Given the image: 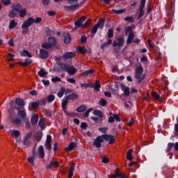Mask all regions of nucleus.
<instances>
[{"mask_svg": "<svg viewBox=\"0 0 178 178\" xmlns=\"http://www.w3.org/2000/svg\"><path fill=\"white\" fill-rule=\"evenodd\" d=\"M79 98V95L76 93H72L69 95L65 96L64 99L62 100L61 106L63 111H65L67 108V104L70 101H73L74 99H77Z\"/></svg>", "mask_w": 178, "mask_h": 178, "instance_id": "obj_1", "label": "nucleus"}, {"mask_svg": "<svg viewBox=\"0 0 178 178\" xmlns=\"http://www.w3.org/2000/svg\"><path fill=\"white\" fill-rule=\"evenodd\" d=\"M144 69L142 66H138L135 70V79L137 80L138 84H141L143 80L145 79L146 74H143Z\"/></svg>", "mask_w": 178, "mask_h": 178, "instance_id": "obj_2", "label": "nucleus"}, {"mask_svg": "<svg viewBox=\"0 0 178 178\" xmlns=\"http://www.w3.org/2000/svg\"><path fill=\"white\" fill-rule=\"evenodd\" d=\"M124 45V38H120L118 39V41L114 40L113 42V47H114V51L116 52V54H119V51L122 49V47Z\"/></svg>", "mask_w": 178, "mask_h": 178, "instance_id": "obj_3", "label": "nucleus"}, {"mask_svg": "<svg viewBox=\"0 0 178 178\" xmlns=\"http://www.w3.org/2000/svg\"><path fill=\"white\" fill-rule=\"evenodd\" d=\"M147 3V0H141L140 6L139 7V14L137 17V19H141L143 16H144L145 11H144V8H145V3Z\"/></svg>", "mask_w": 178, "mask_h": 178, "instance_id": "obj_4", "label": "nucleus"}, {"mask_svg": "<svg viewBox=\"0 0 178 178\" xmlns=\"http://www.w3.org/2000/svg\"><path fill=\"white\" fill-rule=\"evenodd\" d=\"M57 65L58 67H55V71L58 72V73H62V72H66L67 69V65L60 63L59 61L57 62Z\"/></svg>", "mask_w": 178, "mask_h": 178, "instance_id": "obj_5", "label": "nucleus"}, {"mask_svg": "<svg viewBox=\"0 0 178 178\" xmlns=\"http://www.w3.org/2000/svg\"><path fill=\"white\" fill-rule=\"evenodd\" d=\"M104 135L97 136L93 141V145L96 147V148H101V145L104 142Z\"/></svg>", "mask_w": 178, "mask_h": 178, "instance_id": "obj_6", "label": "nucleus"}, {"mask_svg": "<svg viewBox=\"0 0 178 178\" xmlns=\"http://www.w3.org/2000/svg\"><path fill=\"white\" fill-rule=\"evenodd\" d=\"M32 24H34V18L29 17L22 24V29H29Z\"/></svg>", "mask_w": 178, "mask_h": 178, "instance_id": "obj_7", "label": "nucleus"}, {"mask_svg": "<svg viewBox=\"0 0 178 178\" xmlns=\"http://www.w3.org/2000/svg\"><path fill=\"white\" fill-rule=\"evenodd\" d=\"M103 138L105 141H108V144H115V136L113 135H109V134H104Z\"/></svg>", "mask_w": 178, "mask_h": 178, "instance_id": "obj_8", "label": "nucleus"}, {"mask_svg": "<svg viewBox=\"0 0 178 178\" xmlns=\"http://www.w3.org/2000/svg\"><path fill=\"white\" fill-rule=\"evenodd\" d=\"M67 73L70 76H74L77 72V69L72 65H68L66 70Z\"/></svg>", "mask_w": 178, "mask_h": 178, "instance_id": "obj_9", "label": "nucleus"}, {"mask_svg": "<svg viewBox=\"0 0 178 178\" xmlns=\"http://www.w3.org/2000/svg\"><path fill=\"white\" fill-rule=\"evenodd\" d=\"M121 90L123 91L125 97H130V88L129 86H126V85L121 83Z\"/></svg>", "mask_w": 178, "mask_h": 178, "instance_id": "obj_10", "label": "nucleus"}, {"mask_svg": "<svg viewBox=\"0 0 178 178\" xmlns=\"http://www.w3.org/2000/svg\"><path fill=\"white\" fill-rule=\"evenodd\" d=\"M86 19L87 17H81L78 20H76L74 22L75 29H80V27H81V26L83 25V22H86Z\"/></svg>", "mask_w": 178, "mask_h": 178, "instance_id": "obj_11", "label": "nucleus"}, {"mask_svg": "<svg viewBox=\"0 0 178 178\" xmlns=\"http://www.w3.org/2000/svg\"><path fill=\"white\" fill-rule=\"evenodd\" d=\"M79 8V4L64 6V9L65 10H67V12H74V10H77Z\"/></svg>", "mask_w": 178, "mask_h": 178, "instance_id": "obj_12", "label": "nucleus"}, {"mask_svg": "<svg viewBox=\"0 0 178 178\" xmlns=\"http://www.w3.org/2000/svg\"><path fill=\"white\" fill-rule=\"evenodd\" d=\"M49 55V53L44 49H40V59H47Z\"/></svg>", "mask_w": 178, "mask_h": 178, "instance_id": "obj_13", "label": "nucleus"}, {"mask_svg": "<svg viewBox=\"0 0 178 178\" xmlns=\"http://www.w3.org/2000/svg\"><path fill=\"white\" fill-rule=\"evenodd\" d=\"M47 43L52 47H56L58 42L56 41V38L55 37H49L47 39Z\"/></svg>", "mask_w": 178, "mask_h": 178, "instance_id": "obj_14", "label": "nucleus"}, {"mask_svg": "<svg viewBox=\"0 0 178 178\" xmlns=\"http://www.w3.org/2000/svg\"><path fill=\"white\" fill-rule=\"evenodd\" d=\"M38 155H39V158H41V159H43V158H45V151H44V146L40 145L38 147Z\"/></svg>", "mask_w": 178, "mask_h": 178, "instance_id": "obj_15", "label": "nucleus"}, {"mask_svg": "<svg viewBox=\"0 0 178 178\" xmlns=\"http://www.w3.org/2000/svg\"><path fill=\"white\" fill-rule=\"evenodd\" d=\"M18 116L22 119V120H24L26 119V116H27V113H26V109L18 110Z\"/></svg>", "mask_w": 178, "mask_h": 178, "instance_id": "obj_16", "label": "nucleus"}, {"mask_svg": "<svg viewBox=\"0 0 178 178\" xmlns=\"http://www.w3.org/2000/svg\"><path fill=\"white\" fill-rule=\"evenodd\" d=\"M64 44H70V41H72V38L70 37V34L67 33H64Z\"/></svg>", "mask_w": 178, "mask_h": 178, "instance_id": "obj_17", "label": "nucleus"}, {"mask_svg": "<svg viewBox=\"0 0 178 178\" xmlns=\"http://www.w3.org/2000/svg\"><path fill=\"white\" fill-rule=\"evenodd\" d=\"M92 88L94 89V91L99 92V91H101V83L98 80H95V86L92 85Z\"/></svg>", "mask_w": 178, "mask_h": 178, "instance_id": "obj_18", "label": "nucleus"}, {"mask_svg": "<svg viewBox=\"0 0 178 178\" xmlns=\"http://www.w3.org/2000/svg\"><path fill=\"white\" fill-rule=\"evenodd\" d=\"M15 104L17 105V106H24V105H26L24 100L20 97L15 99Z\"/></svg>", "mask_w": 178, "mask_h": 178, "instance_id": "obj_19", "label": "nucleus"}, {"mask_svg": "<svg viewBox=\"0 0 178 178\" xmlns=\"http://www.w3.org/2000/svg\"><path fill=\"white\" fill-rule=\"evenodd\" d=\"M76 52L78 54H83V55H86V54L88 52V50H87V49H86L85 47L79 46L76 47Z\"/></svg>", "mask_w": 178, "mask_h": 178, "instance_id": "obj_20", "label": "nucleus"}, {"mask_svg": "<svg viewBox=\"0 0 178 178\" xmlns=\"http://www.w3.org/2000/svg\"><path fill=\"white\" fill-rule=\"evenodd\" d=\"M134 37H136V35H134V33L131 32L128 35V38L127 40V44H130L133 42V40L134 39Z\"/></svg>", "mask_w": 178, "mask_h": 178, "instance_id": "obj_21", "label": "nucleus"}, {"mask_svg": "<svg viewBox=\"0 0 178 178\" xmlns=\"http://www.w3.org/2000/svg\"><path fill=\"white\" fill-rule=\"evenodd\" d=\"M31 123L32 126L37 124L38 123V115L37 114H33L31 118Z\"/></svg>", "mask_w": 178, "mask_h": 178, "instance_id": "obj_22", "label": "nucleus"}, {"mask_svg": "<svg viewBox=\"0 0 178 178\" xmlns=\"http://www.w3.org/2000/svg\"><path fill=\"white\" fill-rule=\"evenodd\" d=\"M74 53L73 52H66L63 56V58L66 60V59H72V58H74Z\"/></svg>", "mask_w": 178, "mask_h": 178, "instance_id": "obj_23", "label": "nucleus"}, {"mask_svg": "<svg viewBox=\"0 0 178 178\" xmlns=\"http://www.w3.org/2000/svg\"><path fill=\"white\" fill-rule=\"evenodd\" d=\"M96 25L99 29H104V26H105V19H99Z\"/></svg>", "mask_w": 178, "mask_h": 178, "instance_id": "obj_24", "label": "nucleus"}, {"mask_svg": "<svg viewBox=\"0 0 178 178\" xmlns=\"http://www.w3.org/2000/svg\"><path fill=\"white\" fill-rule=\"evenodd\" d=\"M32 62L33 60H31V59L26 58L25 59V61L24 63L23 62L19 63V65H20V66L26 67V66H29V65H31Z\"/></svg>", "mask_w": 178, "mask_h": 178, "instance_id": "obj_25", "label": "nucleus"}, {"mask_svg": "<svg viewBox=\"0 0 178 178\" xmlns=\"http://www.w3.org/2000/svg\"><path fill=\"white\" fill-rule=\"evenodd\" d=\"M52 166H54V168H58V166H59V162L58 161L51 162L49 165H47V170L51 169Z\"/></svg>", "mask_w": 178, "mask_h": 178, "instance_id": "obj_26", "label": "nucleus"}, {"mask_svg": "<svg viewBox=\"0 0 178 178\" xmlns=\"http://www.w3.org/2000/svg\"><path fill=\"white\" fill-rule=\"evenodd\" d=\"M76 143L74 142H72L66 148L65 150L67 152H70V151H73L74 147H76Z\"/></svg>", "mask_w": 178, "mask_h": 178, "instance_id": "obj_27", "label": "nucleus"}, {"mask_svg": "<svg viewBox=\"0 0 178 178\" xmlns=\"http://www.w3.org/2000/svg\"><path fill=\"white\" fill-rule=\"evenodd\" d=\"M112 44V39H109L108 42H104L101 46H100V49H104L105 48H108L109 45Z\"/></svg>", "mask_w": 178, "mask_h": 178, "instance_id": "obj_28", "label": "nucleus"}, {"mask_svg": "<svg viewBox=\"0 0 178 178\" xmlns=\"http://www.w3.org/2000/svg\"><path fill=\"white\" fill-rule=\"evenodd\" d=\"M21 8L22 5H20L19 3L13 4L12 6V10H14L15 12H17V13L20 10Z\"/></svg>", "mask_w": 178, "mask_h": 178, "instance_id": "obj_29", "label": "nucleus"}, {"mask_svg": "<svg viewBox=\"0 0 178 178\" xmlns=\"http://www.w3.org/2000/svg\"><path fill=\"white\" fill-rule=\"evenodd\" d=\"M127 158L128 161H133V149H129L127 153Z\"/></svg>", "mask_w": 178, "mask_h": 178, "instance_id": "obj_30", "label": "nucleus"}, {"mask_svg": "<svg viewBox=\"0 0 178 178\" xmlns=\"http://www.w3.org/2000/svg\"><path fill=\"white\" fill-rule=\"evenodd\" d=\"M42 136H43L42 131H38V133L36 134V136H35L36 141L38 143H40V141H41V140H42Z\"/></svg>", "mask_w": 178, "mask_h": 178, "instance_id": "obj_31", "label": "nucleus"}, {"mask_svg": "<svg viewBox=\"0 0 178 178\" xmlns=\"http://www.w3.org/2000/svg\"><path fill=\"white\" fill-rule=\"evenodd\" d=\"M38 74L40 77H44V76H47L48 74V72L45 71L44 68H41L38 72Z\"/></svg>", "mask_w": 178, "mask_h": 178, "instance_id": "obj_32", "label": "nucleus"}, {"mask_svg": "<svg viewBox=\"0 0 178 178\" xmlns=\"http://www.w3.org/2000/svg\"><path fill=\"white\" fill-rule=\"evenodd\" d=\"M38 126L41 127V130H44L45 129V120H44V118L40 119Z\"/></svg>", "mask_w": 178, "mask_h": 178, "instance_id": "obj_33", "label": "nucleus"}, {"mask_svg": "<svg viewBox=\"0 0 178 178\" xmlns=\"http://www.w3.org/2000/svg\"><path fill=\"white\" fill-rule=\"evenodd\" d=\"M54 113H55V110H54V111H52V110L45 111V116H47V118H49V119L52 118V116L54 115Z\"/></svg>", "mask_w": 178, "mask_h": 178, "instance_id": "obj_34", "label": "nucleus"}, {"mask_svg": "<svg viewBox=\"0 0 178 178\" xmlns=\"http://www.w3.org/2000/svg\"><path fill=\"white\" fill-rule=\"evenodd\" d=\"M93 115L98 116V118H100L101 119L104 118V114H102V111H101V110H95L93 111Z\"/></svg>", "mask_w": 178, "mask_h": 178, "instance_id": "obj_35", "label": "nucleus"}, {"mask_svg": "<svg viewBox=\"0 0 178 178\" xmlns=\"http://www.w3.org/2000/svg\"><path fill=\"white\" fill-rule=\"evenodd\" d=\"M98 28H99V26H97L96 25V24H95L94 25V26H93L92 30L91 31V35H90L91 38H92L93 37H95V34H97V32L98 31Z\"/></svg>", "mask_w": 178, "mask_h": 178, "instance_id": "obj_36", "label": "nucleus"}, {"mask_svg": "<svg viewBox=\"0 0 178 178\" xmlns=\"http://www.w3.org/2000/svg\"><path fill=\"white\" fill-rule=\"evenodd\" d=\"M76 167V164L73 163L71 167H70V172H69V175H68V177L69 178H72L73 177V173L74 172V168Z\"/></svg>", "mask_w": 178, "mask_h": 178, "instance_id": "obj_37", "label": "nucleus"}, {"mask_svg": "<svg viewBox=\"0 0 178 178\" xmlns=\"http://www.w3.org/2000/svg\"><path fill=\"white\" fill-rule=\"evenodd\" d=\"M10 133L13 137H15V138H17L19 136H20V131L18 130H12L10 131Z\"/></svg>", "mask_w": 178, "mask_h": 178, "instance_id": "obj_38", "label": "nucleus"}, {"mask_svg": "<svg viewBox=\"0 0 178 178\" xmlns=\"http://www.w3.org/2000/svg\"><path fill=\"white\" fill-rule=\"evenodd\" d=\"M17 26V22H15V20H11L9 24V29L10 30H12L15 28V26Z\"/></svg>", "mask_w": 178, "mask_h": 178, "instance_id": "obj_39", "label": "nucleus"}, {"mask_svg": "<svg viewBox=\"0 0 178 178\" xmlns=\"http://www.w3.org/2000/svg\"><path fill=\"white\" fill-rule=\"evenodd\" d=\"M86 109H87V106L86 105H81L76 108V112H79V113L84 112V111H86Z\"/></svg>", "mask_w": 178, "mask_h": 178, "instance_id": "obj_40", "label": "nucleus"}, {"mask_svg": "<svg viewBox=\"0 0 178 178\" xmlns=\"http://www.w3.org/2000/svg\"><path fill=\"white\" fill-rule=\"evenodd\" d=\"M18 13H19V17H25L26 15H27V10H26V8H23L20 10Z\"/></svg>", "mask_w": 178, "mask_h": 178, "instance_id": "obj_41", "label": "nucleus"}, {"mask_svg": "<svg viewBox=\"0 0 178 178\" xmlns=\"http://www.w3.org/2000/svg\"><path fill=\"white\" fill-rule=\"evenodd\" d=\"M22 56H28V58H31L33 55L28 50L24 49L22 52Z\"/></svg>", "mask_w": 178, "mask_h": 178, "instance_id": "obj_42", "label": "nucleus"}, {"mask_svg": "<svg viewBox=\"0 0 178 178\" xmlns=\"http://www.w3.org/2000/svg\"><path fill=\"white\" fill-rule=\"evenodd\" d=\"M91 24V19H88L84 24H82V26H81V29H87L88 26Z\"/></svg>", "mask_w": 178, "mask_h": 178, "instance_id": "obj_43", "label": "nucleus"}, {"mask_svg": "<svg viewBox=\"0 0 178 178\" xmlns=\"http://www.w3.org/2000/svg\"><path fill=\"white\" fill-rule=\"evenodd\" d=\"M98 104L100 105V106H106V105H108V102H106L105 99H101L99 101Z\"/></svg>", "mask_w": 178, "mask_h": 178, "instance_id": "obj_44", "label": "nucleus"}, {"mask_svg": "<svg viewBox=\"0 0 178 178\" xmlns=\"http://www.w3.org/2000/svg\"><path fill=\"white\" fill-rule=\"evenodd\" d=\"M13 124H15V126H22V120L19 118H16L13 120Z\"/></svg>", "mask_w": 178, "mask_h": 178, "instance_id": "obj_45", "label": "nucleus"}, {"mask_svg": "<svg viewBox=\"0 0 178 178\" xmlns=\"http://www.w3.org/2000/svg\"><path fill=\"white\" fill-rule=\"evenodd\" d=\"M95 72V70H88L83 72V74L84 77H87V76H88L89 74H92V73H94Z\"/></svg>", "mask_w": 178, "mask_h": 178, "instance_id": "obj_46", "label": "nucleus"}, {"mask_svg": "<svg viewBox=\"0 0 178 178\" xmlns=\"http://www.w3.org/2000/svg\"><path fill=\"white\" fill-rule=\"evenodd\" d=\"M34 161H35V157H34V156H30V157L28 158V162L32 166L35 165Z\"/></svg>", "mask_w": 178, "mask_h": 178, "instance_id": "obj_47", "label": "nucleus"}, {"mask_svg": "<svg viewBox=\"0 0 178 178\" xmlns=\"http://www.w3.org/2000/svg\"><path fill=\"white\" fill-rule=\"evenodd\" d=\"M125 11H126V10H123V9H120V10L113 9L112 10V12L113 13H115V15H122V13H124Z\"/></svg>", "mask_w": 178, "mask_h": 178, "instance_id": "obj_48", "label": "nucleus"}, {"mask_svg": "<svg viewBox=\"0 0 178 178\" xmlns=\"http://www.w3.org/2000/svg\"><path fill=\"white\" fill-rule=\"evenodd\" d=\"M47 102L49 104H51V102H54L55 101V95H49L47 98Z\"/></svg>", "mask_w": 178, "mask_h": 178, "instance_id": "obj_49", "label": "nucleus"}, {"mask_svg": "<svg viewBox=\"0 0 178 178\" xmlns=\"http://www.w3.org/2000/svg\"><path fill=\"white\" fill-rule=\"evenodd\" d=\"M81 88H92V83H81Z\"/></svg>", "mask_w": 178, "mask_h": 178, "instance_id": "obj_50", "label": "nucleus"}, {"mask_svg": "<svg viewBox=\"0 0 178 178\" xmlns=\"http://www.w3.org/2000/svg\"><path fill=\"white\" fill-rule=\"evenodd\" d=\"M65 94V88L62 87L60 90V91L58 92L57 95L58 98H62Z\"/></svg>", "mask_w": 178, "mask_h": 178, "instance_id": "obj_51", "label": "nucleus"}, {"mask_svg": "<svg viewBox=\"0 0 178 178\" xmlns=\"http://www.w3.org/2000/svg\"><path fill=\"white\" fill-rule=\"evenodd\" d=\"M22 144L26 147H29L30 144H31V141L30 140V139L24 138Z\"/></svg>", "mask_w": 178, "mask_h": 178, "instance_id": "obj_52", "label": "nucleus"}, {"mask_svg": "<svg viewBox=\"0 0 178 178\" xmlns=\"http://www.w3.org/2000/svg\"><path fill=\"white\" fill-rule=\"evenodd\" d=\"M41 47L44 49H51V48H52V46H51L49 43H42Z\"/></svg>", "mask_w": 178, "mask_h": 178, "instance_id": "obj_53", "label": "nucleus"}, {"mask_svg": "<svg viewBox=\"0 0 178 178\" xmlns=\"http://www.w3.org/2000/svg\"><path fill=\"white\" fill-rule=\"evenodd\" d=\"M15 12L16 11L13 10V9L10 11L8 14V17H10V19H15V17H16V13Z\"/></svg>", "mask_w": 178, "mask_h": 178, "instance_id": "obj_54", "label": "nucleus"}, {"mask_svg": "<svg viewBox=\"0 0 178 178\" xmlns=\"http://www.w3.org/2000/svg\"><path fill=\"white\" fill-rule=\"evenodd\" d=\"M115 177H117L118 178H126V175H124V174H122L119 172L118 168H117V172L115 173Z\"/></svg>", "mask_w": 178, "mask_h": 178, "instance_id": "obj_55", "label": "nucleus"}, {"mask_svg": "<svg viewBox=\"0 0 178 178\" xmlns=\"http://www.w3.org/2000/svg\"><path fill=\"white\" fill-rule=\"evenodd\" d=\"M173 147H175V144L172 143H169L168 144V147L166 149V152H170V151L172 150V148H173Z\"/></svg>", "mask_w": 178, "mask_h": 178, "instance_id": "obj_56", "label": "nucleus"}, {"mask_svg": "<svg viewBox=\"0 0 178 178\" xmlns=\"http://www.w3.org/2000/svg\"><path fill=\"white\" fill-rule=\"evenodd\" d=\"M152 95L155 99L161 100V95L158 94L156 92H153Z\"/></svg>", "mask_w": 178, "mask_h": 178, "instance_id": "obj_57", "label": "nucleus"}, {"mask_svg": "<svg viewBox=\"0 0 178 178\" xmlns=\"http://www.w3.org/2000/svg\"><path fill=\"white\" fill-rule=\"evenodd\" d=\"M107 35L108 38H113V29H109L108 32H107Z\"/></svg>", "mask_w": 178, "mask_h": 178, "instance_id": "obj_58", "label": "nucleus"}, {"mask_svg": "<svg viewBox=\"0 0 178 178\" xmlns=\"http://www.w3.org/2000/svg\"><path fill=\"white\" fill-rule=\"evenodd\" d=\"M40 106V102H33L31 104V108L33 109H37V108H38Z\"/></svg>", "mask_w": 178, "mask_h": 178, "instance_id": "obj_59", "label": "nucleus"}, {"mask_svg": "<svg viewBox=\"0 0 178 178\" xmlns=\"http://www.w3.org/2000/svg\"><path fill=\"white\" fill-rule=\"evenodd\" d=\"M125 22H129V23H134V19L133 17H126L124 18Z\"/></svg>", "mask_w": 178, "mask_h": 178, "instance_id": "obj_60", "label": "nucleus"}, {"mask_svg": "<svg viewBox=\"0 0 178 178\" xmlns=\"http://www.w3.org/2000/svg\"><path fill=\"white\" fill-rule=\"evenodd\" d=\"M93 109L92 108H88L84 114V117L85 118H88V116H90V113L92 112Z\"/></svg>", "mask_w": 178, "mask_h": 178, "instance_id": "obj_61", "label": "nucleus"}, {"mask_svg": "<svg viewBox=\"0 0 178 178\" xmlns=\"http://www.w3.org/2000/svg\"><path fill=\"white\" fill-rule=\"evenodd\" d=\"M11 0H1V2L3 5H5L6 6H9L12 2L10 1Z\"/></svg>", "mask_w": 178, "mask_h": 178, "instance_id": "obj_62", "label": "nucleus"}, {"mask_svg": "<svg viewBox=\"0 0 178 178\" xmlns=\"http://www.w3.org/2000/svg\"><path fill=\"white\" fill-rule=\"evenodd\" d=\"M99 131H101V133H104V134H106V132L108 131V128L100 127V128H99Z\"/></svg>", "mask_w": 178, "mask_h": 178, "instance_id": "obj_63", "label": "nucleus"}, {"mask_svg": "<svg viewBox=\"0 0 178 178\" xmlns=\"http://www.w3.org/2000/svg\"><path fill=\"white\" fill-rule=\"evenodd\" d=\"M174 130H175V132H174L175 136H177L178 137V124H175Z\"/></svg>", "mask_w": 178, "mask_h": 178, "instance_id": "obj_64", "label": "nucleus"}]
</instances>
